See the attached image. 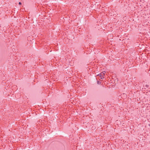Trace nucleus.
Masks as SVG:
<instances>
[{"label": "nucleus", "instance_id": "nucleus-3", "mask_svg": "<svg viewBox=\"0 0 150 150\" xmlns=\"http://www.w3.org/2000/svg\"><path fill=\"white\" fill-rule=\"evenodd\" d=\"M146 87L148 88L149 87V85H146L145 86Z\"/></svg>", "mask_w": 150, "mask_h": 150}, {"label": "nucleus", "instance_id": "nucleus-5", "mask_svg": "<svg viewBox=\"0 0 150 150\" xmlns=\"http://www.w3.org/2000/svg\"><path fill=\"white\" fill-rule=\"evenodd\" d=\"M97 83H98V84H100V83H99V81H98Z\"/></svg>", "mask_w": 150, "mask_h": 150}, {"label": "nucleus", "instance_id": "nucleus-1", "mask_svg": "<svg viewBox=\"0 0 150 150\" xmlns=\"http://www.w3.org/2000/svg\"><path fill=\"white\" fill-rule=\"evenodd\" d=\"M98 76H99L100 78V79H102L104 78V77L103 76H102V73H100V74H99L98 75Z\"/></svg>", "mask_w": 150, "mask_h": 150}, {"label": "nucleus", "instance_id": "nucleus-2", "mask_svg": "<svg viewBox=\"0 0 150 150\" xmlns=\"http://www.w3.org/2000/svg\"><path fill=\"white\" fill-rule=\"evenodd\" d=\"M101 73H102V76H104L105 74L106 73V72L105 71H103Z\"/></svg>", "mask_w": 150, "mask_h": 150}, {"label": "nucleus", "instance_id": "nucleus-4", "mask_svg": "<svg viewBox=\"0 0 150 150\" xmlns=\"http://www.w3.org/2000/svg\"><path fill=\"white\" fill-rule=\"evenodd\" d=\"M19 5H21V2H19Z\"/></svg>", "mask_w": 150, "mask_h": 150}]
</instances>
